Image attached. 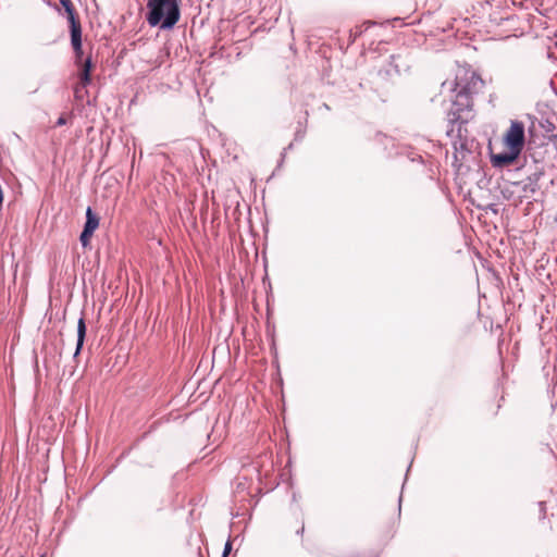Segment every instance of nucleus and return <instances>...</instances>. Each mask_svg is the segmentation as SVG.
<instances>
[{
  "label": "nucleus",
  "instance_id": "nucleus-11",
  "mask_svg": "<svg viewBox=\"0 0 557 557\" xmlns=\"http://www.w3.org/2000/svg\"><path fill=\"white\" fill-rule=\"evenodd\" d=\"M232 550V543L231 541H227L225 546H224V550H223V556L222 557H227V555L231 553Z\"/></svg>",
  "mask_w": 557,
  "mask_h": 557
},
{
  "label": "nucleus",
  "instance_id": "nucleus-2",
  "mask_svg": "<svg viewBox=\"0 0 557 557\" xmlns=\"http://www.w3.org/2000/svg\"><path fill=\"white\" fill-rule=\"evenodd\" d=\"M181 0H146V21L151 27L171 29L181 17Z\"/></svg>",
  "mask_w": 557,
  "mask_h": 557
},
{
  "label": "nucleus",
  "instance_id": "nucleus-3",
  "mask_svg": "<svg viewBox=\"0 0 557 557\" xmlns=\"http://www.w3.org/2000/svg\"><path fill=\"white\" fill-rule=\"evenodd\" d=\"M465 76L468 79V83L461 86L459 82L460 78L457 77L454 90H457L458 87H460L457 94V98L460 100H466V103L462 102V106H466L468 108L469 96L479 92L483 88L484 82L474 72H465Z\"/></svg>",
  "mask_w": 557,
  "mask_h": 557
},
{
  "label": "nucleus",
  "instance_id": "nucleus-7",
  "mask_svg": "<svg viewBox=\"0 0 557 557\" xmlns=\"http://www.w3.org/2000/svg\"><path fill=\"white\" fill-rule=\"evenodd\" d=\"M90 72H91V60L88 58L85 60L83 70L81 72V83L83 87L90 83Z\"/></svg>",
  "mask_w": 557,
  "mask_h": 557
},
{
  "label": "nucleus",
  "instance_id": "nucleus-12",
  "mask_svg": "<svg viewBox=\"0 0 557 557\" xmlns=\"http://www.w3.org/2000/svg\"><path fill=\"white\" fill-rule=\"evenodd\" d=\"M65 123H66V120L63 116L59 117L57 121L58 126L64 125Z\"/></svg>",
  "mask_w": 557,
  "mask_h": 557
},
{
  "label": "nucleus",
  "instance_id": "nucleus-10",
  "mask_svg": "<svg viewBox=\"0 0 557 557\" xmlns=\"http://www.w3.org/2000/svg\"><path fill=\"white\" fill-rule=\"evenodd\" d=\"M458 111H453V112H449L448 116H449V121L450 122H456L460 119V115L458 114Z\"/></svg>",
  "mask_w": 557,
  "mask_h": 557
},
{
  "label": "nucleus",
  "instance_id": "nucleus-5",
  "mask_svg": "<svg viewBox=\"0 0 557 557\" xmlns=\"http://www.w3.org/2000/svg\"><path fill=\"white\" fill-rule=\"evenodd\" d=\"M98 226H99L98 216L92 212L91 208H87L86 223H85L84 230L91 232L94 234V232L97 230Z\"/></svg>",
  "mask_w": 557,
  "mask_h": 557
},
{
  "label": "nucleus",
  "instance_id": "nucleus-9",
  "mask_svg": "<svg viewBox=\"0 0 557 557\" xmlns=\"http://www.w3.org/2000/svg\"><path fill=\"white\" fill-rule=\"evenodd\" d=\"M91 236H92L91 232L83 230L81 237H79V240H81L83 247H87L89 245Z\"/></svg>",
  "mask_w": 557,
  "mask_h": 557
},
{
  "label": "nucleus",
  "instance_id": "nucleus-6",
  "mask_svg": "<svg viewBox=\"0 0 557 557\" xmlns=\"http://www.w3.org/2000/svg\"><path fill=\"white\" fill-rule=\"evenodd\" d=\"M86 336V324L84 318H81L77 322V344L75 356L79 354Z\"/></svg>",
  "mask_w": 557,
  "mask_h": 557
},
{
  "label": "nucleus",
  "instance_id": "nucleus-8",
  "mask_svg": "<svg viewBox=\"0 0 557 557\" xmlns=\"http://www.w3.org/2000/svg\"><path fill=\"white\" fill-rule=\"evenodd\" d=\"M60 3L66 13L67 21L76 18L71 0H60Z\"/></svg>",
  "mask_w": 557,
  "mask_h": 557
},
{
  "label": "nucleus",
  "instance_id": "nucleus-4",
  "mask_svg": "<svg viewBox=\"0 0 557 557\" xmlns=\"http://www.w3.org/2000/svg\"><path fill=\"white\" fill-rule=\"evenodd\" d=\"M69 23H70V27H71V44L76 53V58L81 59L82 53H83L81 23L77 18L70 20Z\"/></svg>",
  "mask_w": 557,
  "mask_h": 557
},
{
  "label": "nucleus",
  "instance_id": "nucleus-1",
  "mask_svg": "<svg viewBox=\"0 0 557 557\" xmlns=\"http://www.w3.org/2000/svg\"><path fill=\"white\" fill-rule=\"evenodd\" d=\"M505 151L491 156V162L495 168L512 164L521 154L525 145V128L521 121L512 120L508 129L503 135Z\"/></svg>",
  "mask_w": 557,
  "mask_h": 557
}]
</instances>
